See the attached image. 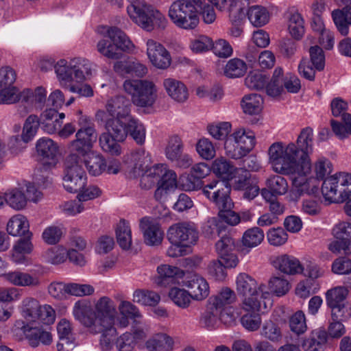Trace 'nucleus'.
Returning <instances> with one entry per match:
<instances>
[{"instance_id":"f257e3e1","label":"nucleus","mask_w":351,"mask_h":351,"mask_svg":"<svg viewBox=\"0 0 351 351\" xmlns=\"http://www.w3.org/2000/svg\"><path fill=\"white\" fill-rule=\"evenodd\" d=\"M117 307L108 296H102L95 300L93 308L90 302L77 301L73 307L75 319L86 327L93 334H101L99 345L101 351H112L110 337L117 334L115 327Z\"/></svg>"},{"instance_id":"f03ea898","label":"nucleus","mask_w":351,"mask_h":351,"mask_svg":"<svg viewBox=\"0 0 351 351\" xmlns=\"http://www.w3.org/2000/svg\"><path fill=\"white\" fill-rule=\"evenodd\" d=\"M241 0H174L169 5L167 16L178 29L194 30L199 23V16L206 24L216 19L215 7L219 11L232 12Z\"/></svg>"},{"instance_id":"7ed1b4c3","label":"nucleus","mask_w":351,"mask_h":351,"mask_svg":"<svg viewBox=\"0 0 351 351\" xmlns=\"http://www.w3.org/2000/svg\"><path fill=\"white\" fill-rule=\"evenodd\" d=\"M333 170L331 161L324 156L319 157L311 165L308 172L298 174L292 178L291 187L286 196L289 202H296L304 194L315 195L319 189L321 180H324Z\"/></svg>"},{"instance_id":"20e7f679","label":"nucleus","mask_w":351,"mask_h":351,"mask_svg":"<svg viewBox=\"0 0 351 351\" xmlns=\"http://www.w3.org/2000/svg\"><path fill=\"white\" fill-rule=\"evenodd\" d=\"M268 162L273 171L280 175L298 176L309 170L303 169L300 150L293 143L276 142L268 149Z\"/></svg>"},{"instance_id":"39448f33","label":"nucleus","mask_w":351,"mask_h":351,"mask_svg":"<svg viewBox=\"0 0 351 351\" xmlns=\"http://www.w3.org/2000/svg\"><path fill=\"white\" fill-rule=\"evenodd\" d=\"M127 14L130 20L147 32L165 29L168 24L165 15L146 0H126Z\"/></svg>"},{"instance_id":"423d86ee","label":"nucleus","mask_w":351,"mask_h":351,"mask_svg":"<svg viewBox=\"0 0 351 351\" xmlns=\"http://www.w3.org/2000/svg\"><path fill=\"white\" fill-rule=\"evenodd\" d=\"M98 33L102 38L97 43V51L108 59L118 60L122 52L131 53L135 49L128 36L117 27L100 26Z\"/></svg>"},{"instance_id":"0eeeda50","label":"nucleus","mask_w":351,"mask_h":351,"mask_svg":"<svg viewBox=\"0 0 351 351\" xmlns=\"http://www.w3.org/2000/svg\"><path fill=\"white\" fill-rule=\"evenodd\" d=\"M236 290L243 297L242 308L245 311H261L267 308L265 300L270 293L267 287L245 273H240L235 280Z\"/></svg>"},{"instance_id":"6e6552de","label":"nucleus","mask_w":351,"mask_h":351,"mask_svg":"<svg viewBox=\"0 0 351 351\" xmlns=\"http://www.w3.org/2000/svg\"><path fill=\"white\" fill-rule=\"evenodd\" d=\"M95 67L89 60L75 56L58 60L54 71L60 86L66 88L74 80L78 82L89 80L95 72Z\"/></svg>"},{"instance_id":"1a4fd4ad","label":"nucleus","mask_w":351,"mask_h":351,"mask_svg":"<svg viewBox=\"0 0 351 351\" xmlns=\"http://www.w3.org/2000/svg\"><path fill=\"white\" fill-rule=\"evenodd\" d=\"M123 89L131 97L132 103L138 108H152L158 97V88L149 80H125Z\"/></svg>"},{"instance_id":"9d476101","label":"nucleus","mask_w":351,"mask_h":351,"mask_svg":"<svg viewBox=\"0 0 351 351\" xmlns=\"http://www.w3.org/2000/svg\"><path fill=\"white\" fill-rule=\"evenodd\" d=\"M322 194L330 204H341L351 197V173L339 171L328 176L321 187Z\"/></svg>"},{"instance_id":"9b49d317","label":"nucleus","mask_w":351,"mask_h":351,"mask_svg":"<svg viewBox=\"0 0 351 351\" xmlns=\"http://www.w3.org/2000/svg\"><path fill=\"white\" fill-rule=\"evenodd\" d=\"M79 118L75 139L71 141L68 145L69 153H76L82 155L86 152L93 151V147L97 141V135L89 117L82 114L78 111Z\"/></svg>"},{"instance_id":"f8f14e48","label":"nucleus","mask_w":351,"mask_h":351,"mask_svg":"<svg viewBox=\"0 0 351 351\" xmlns=\"http://www.w3.org/2000/svg\"><path fill=\"white\" fill-rule=\"evenodd\" d=\"M256 145L254 132L244 128L235 130L224 141L226 154L234 159H240L249 154Z\"/></svg>"},{"instance_id":"ddd939ff","label":"nucleus","mask_w":351,"mask_h":351,"mask_svg":"<svg viewBox=\"0 0 351 351\" xmlns=\"http://www.w3.org/2000/svg\"><path fill=\"white\" fill-rule=\"evenodd\" d=\"M86 179L80 156L76 153H69L64 162V188L69 193H77L86 184Z\"/></svg>"},{"instance_id":"4468645a","label":"nucleus","mask_w":351,"mask_h":351,"mask_svg":"<svg viewBox=\"0 0 351 351\" xmlns=\"http://www.w3.org/2000/svg\"><path fill=\"white\" fill-rule=\"evenodd\" d=\"M147 334L148 326L145 322L134 321L130 331L122 333L115 339L113 337L116 335L110 337L113 343L112 348L115 346L117 351H133L136 346H142V343L147 337Z\"/></svg>"},{"instance_id":"2eb2a0df","label":"nucleus","mask_w":351,"mask_h":351,"mask_svg":"<svg viewBox=\"0 0 351 351\" xmlns=\"http://www.w3.org/2000/svg\"><path fill=\"white\" fill-rule=\"evenodd\" d=\"M202 193L218 210L232 208L233 202L230 197V187L227 182L213 180L202 187Z\"/></svg>"},{"instance_id":"dca6fc26","label":"nucleus","mask_w":351,"mask_h":351,"mask_svg":"<svg viewBox=\"0 0 351 351\" xmlns=\"http://www.w3.org/2000/svg\"><path fill=\"white\" fill-rule=\"evenodd\" d=\"M22 104L16 108V115L22 118L32 111H41L47 102V90L43 86H37L34 89L22 90Z\"/></svg>"},{"instance_id":"f3484780","label":"nucleus","mask_w":351,"mask_h":351,"mask_svg":"<svg viewBox=\"0 0 351 351\" xmlns=\"http://www.w3.org/2000/svg\"><path fill=\"white\" fill-rule=\"evenodd\" d=\"M167 239L175 243H181L191 248L196 244L199 233L195 224L191 221H182L172 224L167 230Z\"/></svg>"},{"instance_id":"a211bd4d","label":"nucleus","mask_w":351,"mask_h":351,"mask_svg":"<svg viewBox=\"0 0 351 351\" xmlns=\"http://www.w3.org/2000/svg\"><path fill=\"white\" fill-rule=\"evenodd\" d=\"M308 53L310 62L306 58H302L298 64V71L302 77L313 81L316 71H322L324 69L325 54L322 49L317 45L311 47Z\"/></svg>"},{"instance_id":"6ab92c4d","label":"nucleus","mask_w":351,"mask_h":351,"mask_svg":"<svg viewBox=\"0 0 351 351\" xmlns=\"http://www.w3.org/2000/svg\"><path fill=\"white\" fill-rule=\"evenodd\" d=\"M117 122H106V132L101 134L99 145L103 151L111 155H120L121 153L119 142L125 139V132L123 128L116 124Z\"/></svg>"},{"instance_id":"aec40b11","label":"nucleus","mask_w":351,"mask_h":351,"mask_svg":"<svg viewBox=\"0 0 351 351\" xmlns=\"http://www.w3.org/2000/svg\"><path fill=\"white\" fill-rule=\"evenodd\" d=\"M146 54L152 65L158 69L165 70L172 62L170 52L160 43L149 38L146 40Z\"/></svg>"},{"instance_id":"412c9836","label":"nucleus","mask_w":351,"mask_h":351,"mask_svg":"<svg viewBox=\"0 0 351 351\" xmlns=\"http://www.w3.org/2000/svg\"><path fill=\"white\" fill-rule=\"evenodd\" d=\"M131 103V100L122 95L109 99L106 104V110L113 118L106 122H117L116 124L119 125L132 117Z\"/></svg>"},{"instance_id":"4be33fe9","label":"nucleus","mask_w":351,"mask_h":351,"mask_svg":"<svg viewBox=\"0 0 351 351\" xmlns=\"http://www.w3.org/2000/svg\"><path fill=\"white\" fill-rule=\"evenodd\" d=\"M15 326L23 332L32 347L40 343L49 345L52 342L51 332L43 327L36 326L35 323L29 324L23 320H17Z\"/></svg>"},{"instance_id":"5701e85b","label":"nucleus","mask_w":351,"mask_h":351,"mask_svg":"<svg viewBox=\"0 0 351 351\" xmlns=\"http://www.w3.org/2000/svg\"><path fill=\"white\" fill-rule=\"evenodd\" d=\"M32 233L23 238H20L16 241L10 251V261L18 265H29L31 262L27 255L30 254L34 250V244L32 241Z\"/></svg>"},{"instance_id":"b1692460","label":"nucleus","mask_w":351,"mask_h":351,"mask_svg":"<svg viewBox=\"0 0 351 351\" xmlns=\"http://www.w3.org/2000/svg\"><path fill=\"white\" fill-rule=\"evenodd\" d=\"M139 227L147 245L157 246L162 243L164 232L156 220L150 217H143L140 221Z\"/></svg>"},{"instance_id":"393cba45","label":"nucleus","mask_w":351,"mask_h":351,"mask_svg":"<svg viewBox=\"0 0 351 351\" xmlns=\"http://www.w3.org/2000/svg\"><path fill=\"white\" fill-rule=\"evenodd\" d=\"M313 131L306 127L302 130L297 139V147L300 150V156L303 161V169L309 170L311 168L310 155L313 150Z\"/></svg>"},{"instance_id":"a878e982","label":"nucleus","mask_w":351,"mask_h":351,"mask_svg":"<svg viewBox=\"0 0 351 351\" xmlns=\"http://www.w3.org/2000/svg\"><path fill=\"white\" fill-rule=\"evenodd\" d=\"M183 285L193 301L202 302L210 294V287L207 280L201 276L193 275L183 282Z\"/></svg>"},{"instance_id":"bb28decb","label":"nucleus","mask_w":351,"mask_h":351,"mask_svg":"<svg viewBox=\"0 0 351 351\" xmlns=\"http://www.w3.org/2000/svg\"><path fill=\"white\" fill-rule=\"evenodd\" d=\"M127 173L130 178H136L143 169L148 167L152 163V158L149 152L143 148L134 150L128 161Z\"/></svg>"},{"instance_id":"cd10ccee","label":"nucleus","mask_w":351,"mask_h":351,"mask_svg":"<svg viewBox=\"0 0 351 351\" xmlns=\"http://www.w3.org/2000/svg\"><path fill=\"white\" fill-rule=\"evenodd\" d=\"M82 165H84L88 173L98 176L106 170V160L99 152L93 150L80 155Z\"/></svg>"},{"instance_id":"c85d7f7f","label":"nucleus","mask_w":351,"mask_h":351,"mask_svg":"<svg viewBox=\"0 0 351 351\" xmlns=\"http://www.w3.org/2000/svg\"><path fill=\"white\" fill-rule=\"evenodd\" d=\"M4 279L14 287H38L41 281L38 276L21 270L10 271L4 274Z\"/></svg>"},{"instance_id":"c756f323","label":"nucleus","mask_w":351,"mask_h":351,"mask_svg":"<svg viewBox=\"0 0 351 351\" xmlns=\"http://www.w3.org/2000/svg\"><path fill=\"white\" fill-rule=\"evenodd\" d=\"M162 86L167 95L178 103H184L189 98V91L186 85L175 78L167 77L162 82Z\"/></svg>"},{"instance_id":"7c9ffc66","label":"nucleus","mask_w":351,"mask_h":351,"mask_svg":"<svg viewBox=\"0 0 351 351\" xmlns=\"http://www.w3.org/2000/svg\"><path fill=\"white\" fill-rule=\"evenodd\" d=\"M120 316L117 315L116 323L119 328H125L130 324L129 319L138 321L142 317L139 309L132 302L127 300H121L117 308Z\"/></svg>"},{"instance_id":"2f4dec72","label":"nucleus","mask_w":351,"mask_h":351,"mask_svg":"<svg viewBox=\"0 0 351 351\" xmlns=\"http://www.w3.org/2000/svg\"><path fill=\"white\" fill-rule=\"evenodd\" d=\"M36 152L49 166L56 163V156L58 152V145L51 138L43 137L39 138L36 145Z\"/></svg>"},{"instance_id":"473e14b6","label":"nucleus","mask_w":351,"mask_h":351,"mask_svg":"<svg viewBox=\"0 0 351 351\" xmlns=\"http://www.w3.org/2000/svg\"><path fill=\"white\" fill-rule=\"evenodd\" d=\"M337 3L341 5L351 4V0H336ZM332 20L340 34L346 36L349 33L348 25L351 24V6L344 11L336 10L332 12Z\"/></svg>"},{"instance_id":"72a5a7b5","label":"nucleus","mask_w":351,"mask_h":351,"mask_svg":"<svg viewBox=\"0 0 351 351\" xmlns=\"http://www.w3.org/2000/svg\"><path fill=\"white\" fill-rule=\"evenodd\" d=\"M119 126L123 128L125 132V137L129 134L138 145L144 143L146 136L145 125L138 119L132 117Z\"/></svg>"},{"instance_id":"f704fd0d","label":"nucleus","mask_w":351,"mask_h":351,"mask_svg":"<svg viewBox=\"0 0 351 351\" xmlns=\"http://www.w3.org/2000/svg\"><path fill=\"white\" fill-rule=\"evenodd\" d=\"M166 165L156 164L152 167L143 169L137 178H140V184L142 188L148 189L158 184L160 177L164 173Z\"/></svg>"},{"instance_id":"c9c22d12","label":"nucleus","mask_w":351,"mask_h":351,"mask_svg":"<svg viewBox=\"0 0 351 351\" xmlns=\"http://www.w3.org/2000/svg\"><path fill=\"white\" fill-rule=\"evenodd\" d=\"M178 186L176 173L168 169L165 165V171L160 177L158 188L155 191V197L161 200L163 196L169 192L174 191Z\"/></svg>"},{"instance_id":"e433bc0d","label":"nucleus","mask_w":351,"mask_h":351,"mask_svg":"<svg viewBox=\"0 0 351 351\" xmlns=\"http://www.w3.org/2000/svg\"><path fill=\"white\" fill-rule=\"evenodd\" d=\"M275 267L287 274H301L304 271V267L300 261L292 256L283 254L276 258L274 261Z\"/></svg>"},{"instance_id":"4c0bfd02","label":"nucleus","mask_w":351,"mask_h":351,"mask_svg":"<svg viewBox=\"0 0 351 351\" xmlns=\"http://www.w3.org/2000/svg\"><path fill=\"white\" fill-rule=\"evenodd\" d=\"M6 231L12 237H27L29 231V223L27 218L21 215L16 214L10 218L7 223Z\"/></svg>"},{"instance_id":"58836bf2","label":"nucleus","mask_w":351,"mask_h":351,"mask_svg":"<svg viewBox=\"0 0 351 351\" xmlns=\"http://www.w3.org/2000/svg\"><path fill=\"white\" fill-rule=\"evenodd\" d=\"M156 271V283L160 286H166L169 282H173L176 278H181L184 276L183 270L167 264L158 266Z\"/></svg>"},{"instance_id":"ea45409f","label":"nucleus","mask_w":351,"mask_h":351,"mask_svg":"<svg viewBox=\"0 0 351 351\" xmlns=\"http://www.w3.org/2000/svg\"><path fill=\"white\" fill-rule=\"evenodd\" d=\"M40 303L38 300L33 297H25L23 299L19 306V309L22 317L31 324L37 322L38 311Z\"/></svg>"},{"instance_id":"a19ab883","label":"nucleus","mask_w":351,"mask_h":351,"mask_svg":"<svg viewBox=\"0 0 351 351\" xmlns=\"http://www.w3.org/2000/svg\"><path fill=\"white\" fill-rule=\"evenodd\" d=\"M145 346L148 351H173L174 340L166 334H157L147 340Z\"/></svg>"},{"instance_id":"79ce46f5","label":"nucleus","mask_w":351,"mask_h":351,"mask_svg":"<svg viewBox=\"0 0 351 351\" xmlns=\"http://www.w3.org/2000/svg\"><path fill=\"white\" fill-rule=\"evenodd\" d=\"M287 29L291 36L298 40H300L304 34V21L301 14L294 9L289 11Z\"/></svg>"},{"instance_id":"37998d69","label":"nucleus","mask_w":351,"mask_h":351,"mask_svg":"<svg viewBox=\"0 0 351 351\" xmlns=\"http://www.w3.org/2000/svg\"><path fill=\"white\" fill-rule=\"evenodd\" d=\"M115 234L119 245L123 250H129L132 244L130 223L125 219H121L115 227Z\"/></svg>"},{"instance_id":"c03bdc74","label":"nucleus","mask_w":351,"mask_h":351,"mask_svg":"<svg viewBox=\"0 0 351 351\" xmlns=\"http://www.w3.org/2000/svg\"><path fill=\"white\" fill-rule=\"evenodd\" d=\"M237 169L231 162L223 157H219L213 160L212 170L221 179L227 182Z\"/></svg>"},{"instance_id":"a18cd8bd","label":"nucleus","mask_w":351,"mask_h":351,"mask_svg":"<svg viewBox=\"0 0 351 351\" xmlns=\"http://www.w3.org/2000/svg\"><path fill=\"white\" fill-rule=\"evenodd\" d=\"M168 297L176 306L182 309L189 308L193 301L187 289L178 287H171L168 292Z\"/></svg>"},{"instance_id":"49530a36","label":"nucleus","mask_w":351,"mask_h":351,"mask_svg":"<svg viewBox=\"0 0 351 351\" xmlns=\"http://www.w3.org/2000/svg\"><path fill=\"white\" fill-rule=\"evenodd\" d=\"M208 134L215 140H226L231 134L232 124L229 121H215L206 126Z\"/></svg>"},{"instance_id":"de8ad7c7","label":"nucleus","mask_w":351,"mask_h":351,"mask_svg":"<svg viewBox=\"0 0 351 351\" xmlns=\"http://www.w3.org/2000/svg\"><path fill=\"white\" fill-rule=\"evenodd\" d=\"M5 202L13 209L20 210L27 205L25 194L19 188L8 190L4 193Z\"/></svg>"},{"instance_id":"09e8293b","label":"nucleus","mask_w":351,"mask_h":351,"mask_svg":"<svg viewBox=\"0 0 351 351\" xmlns=\"http://www.w3.org/2000/svg\"><path fill=\"white\" fill-rule=\"evenodd\" d=\"M68 250L62 245L49 247L42 254L45 262L52 265H59L67 259Z\"/></svg>"},{"instance_id":"8fccbe9b","label":"nucleus","mask_w":351,"mask_h":351,"mask_svg":"<svg viewBox=\"0 0 351 351\" xmlns=\"http://www.w3.org/2000/svg\"><path fill=\"white\" fill-rule=\"evenodd\" d=\"M263 99L258 94H250L243 97L241 107L245 114H258L263 109Z\"/></svg>"},{"instance_id":"3c124183","label":"nucleus","mask_w":351,"mask_h":351,"mask_svg":"<svg viewBox=\"0 0 351 351\" xmlns=\"http://www.w3.org/2000/svg\"><path fill=\"white\" fill-rule=\"evenodd\" d=\"M247 16L254 27H262L269 20V13L266 8L261 5H252L247 10Z\"/></svg>"},{"instance_id":"603ef678","label":"nucleus","mask_w":351,"mask_h":351,"mask_svg":"<svg viewBox=\"0 0 351 351\" xmlns=\"http://www.w3.org/2000/svg\"><path fill=\"white\" fill-rule=\"evenodd\" d=\"M247 71L246 62L237 58L230 59L224 67V75L229 78H237L243 76Z\"/></svg>"},{"instance_id":"864d4df0","label":"nucleus","mask_w":351,"mask_h":351,"mask_svg":"<svg viewBox=\"0 0 351 351\" xmlns=\"http://www.w3.org/2000/svg\"><path fill=\"white\" fill-rule=\"evenodd\" d=\"M133 302L143 306H154L160 301L158 293L149 290L137 289L133 293Z\"/></svg>"},{"instance_id":"5fc2aeb1","label":"nucleus","mask_w":351,"mask_h":351,"mask_svg":"<svg viewBox=\"0 0 351 351\" xmlns=\"http://www.w3.org/2000/svg\"><path fill=\"white\" fill-rule=\"evenodd\" d=\"M348 287L344 285L332 287L325 292V299L327 306L343 302L349 295Z\"/></svg>"},{"instance_id":"6e6d98bb","label":"nucleus","mask_w":351,"mask_h":351,"mask_svg":"<svg viewBox=\"0 0 351 351\" xmlns=\"http://www.w3.org/2000/svg\"><path fill=\"white\" fill-rule=\"evenodd\" d=\"M283 71L281 68H276L270 82L266 86L267 93L271 97H277L283 91Z\"/></svg>"},{"instance_id":"4d7b16f0","label":"nucleus","mask_w":351,"mask_h":351,"mask_svg":"<svg viewBox=\"0 0 351 351\" xmlns=\"http://www.w3.org/2000/svg\"><path fill=\"white\" fill-rule=\"evenodd\" d=\"M265 186L277 195H285L289 189L287 180L280 175L269 176L265 180Z\"/></svg>"},{"instance_id":"13d9d810","label":"nucleus","mask_w":351,"mask_h":351,"mask_svg":"<svg viewBox=\"0 0 351 351\" xmlns=\"http://www.w3.org/2000/svg\"><path fill=\"white\" fill-rule=\"evenodd\" d=\"M263 231L258 227L247 230L243 235L242 243L245 247L253 248L260 245L263 241Z\"/></svg>"},{"instance_id":"bf43d9fd","label":"nucleus","mask_w":351,"mask_h":351,"mask_svg":"<svg viewBox=\"0 0 351 351\" xmlns=\"http://www.w3.org/2000/svg\"><path fill=\"white\" fill-rule=\"evenodd\" d=\"M289 328L297 335H302L307 330L306 319L304 313L301 311L295 312L289 319Z\"/></svg>"},{"instance_id":"052dcab7","label":"nucleus","mask_w":351,"mask_h":351,"mask_svg":"<svg viewBox=\"0 0 351 351\" xmlns=\"http://www.w3.org/2000/svg\"><path fill=\"white\" fill-rule=\"evenodd\" d=\"M22 90L16 86H9L0 90V104H13L19 101L22 104Z\"/></svg>"},{"instance_id":"680f3d73","label":"nucleus","mask_w":351,"mask_h":351,"mask_svg":"<svg viewBox=\"0 0 351 351\" xmlns=\"http://www.w3.org/2000/svg\"><path fill=\"white\" fill-rule=\"evenodd\" d=\"M39 126V118L37 115L31 114L25 120L21 138L25 143L32 141L35 136Z\"/></svg>"},{"instance_id":"e2e57ef3","label":"nucleus","mask_w":351,"mask_h":351,"mask_svg":"<svg viewBox=\"0 0 351 351\" xmlns=\"http://www.w3.org/2000/svg\"><path fill=\"white\" fill-rule=\"evenodd\" d=\"M250 173L245 169L237 168L232 178L227 180L234 189L241 191L247 186L250 182Z\"/></svg>"},{"instance_id":"0e129e2a","label":"nucleus","mask_w":351,"mask_h":351,"mask_svg":"<svg viewBox=\"0 0 351 351\" xmlns=\"http://www.w3.org/2000/svg\"><path fill=\"white\" fill-rule=\"evenodd\" d=\"M342 119L343 123L335 120L331 121V127L333 132L341 139L351 136V114H344Z\"/></svg>"},{"instance_id":"69168bd1","label":"nucleus","mask_w":351,"mask_h":351,"mask_svg":"<svg viewBox=\"0 0 351 351\" xmlns=\"http://www.w3.org/2000/svg\"><path fill=\"white\" fill-rule=\"evenodd\" d=\"M269 289L274 295L280 297L289 292L290 284L284 277L274 276L269 281Z\"/></svg>"},{"instance_id":"338daca9","label":"nucleus","mask_w":351,"mask_h":351,"mask_svg":"<svg viewBox=\"0 0 351 351\" xmlns=\"http://www.w3.org/2000/svg\"><path fill=\"white\" fill-rule=\"evenodd\" d=\"M213 40L205 35H199L190 40L189 48L195 53H203L211 49Z\"/></svg>"},{"instance_id":"774afa93","label":"nucleus","mask_w":351,"mask_h":351,"mask_svg":"<svg viewBox=\"0 0 351 351\" xmlns=\"http://www.w3.org/2000/svg\"><path fill=\"white\" fill-rule=\"evenodd\" d=\"M331 311L332 320L346 321L351 317V307L348 302H341L328 306Z\"/></svg>"}]
</instances>
